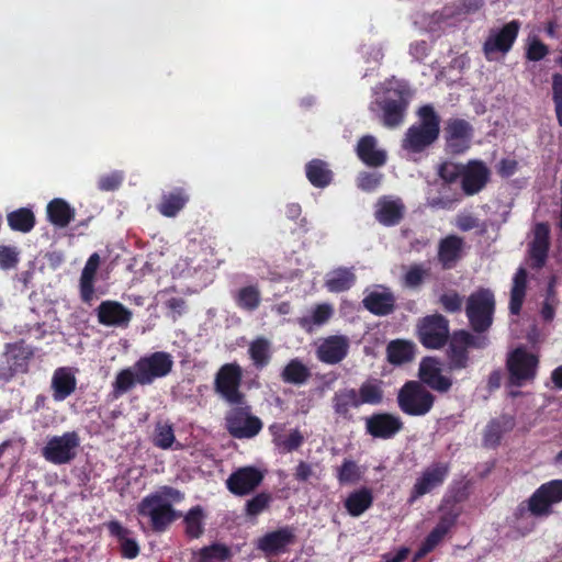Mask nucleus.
Listing matches in <instances>:
<instances>
[{"label": "nucleus", "mask_w": 562, "mask_h": 562, "mask_svg": "<svg viewBox=\"0 0 562 562\" xmlns=\"http://www.w3.org/2000/svg\"><path fill=\"white\" fill-rule=\"evenodd\" d=\"M204 510L202 506L191 507L183 517L184 533L190 539H199L204 533Z\"/></svg>", "instance_id": "nucleus-47"}, {"label": "nucleus", "mask_w": 562, "mask_h": 562, "mask_svg": "<svg viewBox=\"0 0 562 562\" xmlns=\"http://www.w3.org/2000/svg\"><path fill=\"white\" fill-rule=\"evenodd\" d=\"M8 225L12 231L29 233L35 226V216L32 210L20 207L7 215Z\"/></svg>", "instance_id": "nucleus-48"}, {"label": "nucleus", "mask_w": 562, "mask_h": 562, "mask_svg": "<svg viewBox=\"0 0 562 562\" xmlns=\"http://www.w3.org/2000/svg\"><path fill=\"white\" fill-rule=\"evenodd\" d=\"M450 336L449 319L439 313L427 315L417 324V338L426 349L440 350Z\"/></svg>", "instance_id": "nucleus-11"}, {"label": "nucleus", "mask_w": 562, "mask_h": 562, "mask_svg": "<svg viewBox=\"0 0 562 562\" xmlns=\"http://www.w3.org/2000/svg\"><path fill=\"white\" fill-rule=\"evenodd\" d=\"M438 302L447 313L454 314L462 311L463 299L454 290L441 294Z\"/></svg>", "instance_id": "nucleus-58"}, {"label": "nucleus", "mask_w": 562, "mask_h": 562, "mask_svg": "<svg viewBox=\"0 0 562 562\" xmlns=\"http://www.w3.org/2000/svg\"><path fill=\"white\" fill-rule=\"evenodd\" d=\"M305 175L310 183L315 188H326L331 181L334 173L326 161L315 158L305 166Z\"/></svg>", "instance_id": "nucleus-38"}, {"label": "nucleus", "mask_w": 562, "mask_h": 562, "mask_svg": "<svg viewBox=\"0 0 562 562\" xmlns=\"http://www.w3.org/2000/svg\"><path fill=\"white\" fill-rule=\"evenodd\" d=\"M496 300L488 288H479L465 302V315L473 333L483 334L490 330L494 322Z\"/></svg>", "instance_id": "nucleus-4"}, {"label": "nucleus", "mask_w": 562, "mask_h": 562, "mask_svg": "<svg viewBox=\"0 0 562 562\" xmlns=\"http://www.w3.org/2000/svg\"><path fill=\"white\" fill-rule=\"evenodd\" d=\"M356 274L351 269L340 267L327 274L325 286L329 292L340 293L348 291L356 283Z\"/></svg>", "instance_id": "nucleus-40"}, {"label": "nucleus", "mask_w": 562, "mask_h": 562, "mask_svg": "<svg viewBox=\"0 0 562 562\" xmlns=\"http://www.w3.org/2000/svg\"><path fill=\"white\" fill-rule=\"evenodd\" d=\"M176 441L173 425L168 420H158L155 425L153 443L155 447L168 450Z\"/></svg>", "instance_id": "nucleus-49"}, {"label": "nucleus", "mask_w": 562, "mask_h": 562, "mask_svg": "<svg viewBox=\"0 0 562 562\" xmlns=\"http://www.w3.org/2000/svg\"><path fill=\"white\" fill-rule=\"evenodd\" d=\"M543 491L538 487L528 501L529 510L533 516H547L551 513V503L543 495Z\"/></svg>", "instance_id": "nucleus-54"}, {"label": "nucleus", "mask_w": 562, "mask_h": 562, "mask_svg": "<svg viewBox=\"0 0 562 562\" xmlns=\"http://www.w3.org/2000/svg\"><path fill=\"white\" fill-rule=\"evenodd\" d=\"M540 366V358L525 346H518L507 353L505 368L507 386L522 387L535 382Z\"/></svg>", "instance_id": "nucleus-3"}, {"label": "nucleus", "mask_w": 562, "mask_h": 562, "mask_svg": "<svg viewBox=\"0 0 562 562\" xmlns=\"http://www.w3.org/2000/svg\"><path fill=\"white\" fill-rule=\"evenodd\" d=\"M550 249V228L547 223H538L533 229V239L529 245L531 267L541 269L546 266Z\"/></svg>", "instance_id": "nucleus-23"}, {"label": "nucleus", "mask_w": 562, "mask_h": 562, "mask_svg": "<svg viewBox=\"0 0 562 562\" xmlns=\"http://www.w3.org/2000/svg\"><path fill=\"white\" fill-rule=\"evenodd\" d=\"M457 227L461 232H469L480 227V220L470 213H460L456 220Z\"/></svg>", "instance_id": "nucleus-64"}, {"label": "nucleus", "mask_w": 562, "mask_h": 562, "mask_svg": "<svg viewBox=\"0 0 562 562\" xmlns=\"http://www.w3.org/2000/svg\"><path fill=\"white\" fill-rule=\"evenodd\" d=\"M414 345L406 340H392L386 347L387 360L395 366L409 362L414 358Z\"/></svg>", "instance_id": "nucleus-45"}, {"label": "nucleus", "mask_w": 562, "mask_h": 562, "mask_svg": "<svg viewBox=\"0 0 562 562\" xmlns=\"http://www.w3.org/2000/svg\"><path fill=\"white\" fill-rule=\"evenodd\" d=\"M349 350V341L345 336H329L316 350L317 359L327 364H336L346 358Z\"/></svg>", "instance_id": "nucleus-26"}, {"label": "nucleus", "mask_w": 562, "mask_h": 562, "mask_svg": "<svg viewBox=\"0 0 562 562\" xmlns=\"http://www.w3.org/2000/svg\"><path fill=\"white\" fill-rule=\"evenodd\" d=\"M248 355L256 370L265 369L272 359L271 342L262 336L255 338L249 344Z\"/></svg>", "instance_id": "nucleus-39"}, {"label": "nucleus", "mask_w": 562, "mask_h": 562, "mask_svg": "<svg viewBox=\"0 0 562 562\" xmlns=\"http://www.w3.org/2000/svg\"><path fill=\"white\" fill-rule=\"evenodd\" d=\"M123 175L119 171H113L103 175L98 180V189L100 191H114L117 190L123 182Z\"/></svg>", "instance_id": "nucleus-62"}, {"label": "nucleus", "mask_w": 562, "mask_h": 562, "mask_svg": "<svg viewBox=\"0 0 562 562\" xmlns=\"http://www.w3.org/2000/svg\"><path fill=\"white\" fill-rule=\"evenodd\" d=\"M458 514L456 513H446L439 518V521L435 526V528L427 535L425 540L423 541L418 555H425L431 552L446 537V535L451 530V528L457 524Z\"/></svg>", "instance_id": "nucleus-30"}, {"label": "nucleus", "mask_w": 562, "mask_h": 562, "mask_svg": "<svg viewBox=\"0 0 562 562\" xmlns=\"http://www.w3.org/2000/svg\"><path fill=\"white\" fill-rule=\"evenodd\" d=\"M236 305L244 311L254 312L261 303V292L256 284L240 288L234 293Z\"/></svg>", "instance_id": "nucleus-46"}, {"label": "nucleus", "mask_w": 562, "mask_h": 562, "mask_svg": "<svg viewBox=\"0 0 562 562\" xmlns=\"http://www.w3.org/2000/svg\"><path fill=\"white\" fill-rule=\"evenodd\" d=\"M435 402L436 396L419 381H406L396 395L400 411L413 417L426 416L432 409Z\"/></svg>", "instance_id": "nucleus-6"}, {"label": "nucleus", "mask_w": 562, "mask_h": 562, "mask_svg": "<svg viewBox=\"0 0 562 562\" xmlns=\"http://www.w3.org/2000/svg\"><path fill=\"white\" fill-rule=\"evenodd\" d=\"M549 54V47L538 38H533L526 50V58L530 61H539Z\"/></svg>", "instance_id": "nucleus-63"}, {"label": "nucleus", "mask_w": 562, "mask_h": 562, "mask_svg": "<svg viewBox=\"0 0 562 562\" xmlns=\"http://www.w3.org/2000/svg\"><path fill=\"white\" fill-rule=\"evenodd\" d=\"M79 446V434L75 430L66 431L60 436L48 437L41 449V454L52 464H68L77 457Z\"/></svg>", "instance_id": "nucleus-12"}, {"label": "nucleus", "mask_w": 562, "mask_h": 562, "mask_svg": "<svg viewBox=\"0 0 562 562\" xmlns=\"http://www.w3.org/2000/svg\"><path fill=\"white\" fill-rule=\"evenodd\" d=\"M263 481V474L255 467H243L234 471L226 480L227 490L236 496L254 492Z\"/></svg>", "instance_id": "nucleus-19"}, {"label": "nucleus", "mask_w": 562, "mask_h": 562, "mask_svg": "<svg viewBox=\"0 0 562 562\" xmlns=\"http://www.w3.org/2000/svg\"><path fill=\"white\" fill-rule=\"evenodd\" d=\"M358 158L368 167L379 168L386 164L387 154L378 148L376 138L372 135L362 136L356 147Z\"/></svg>", "instance_id": "nucleus-28"}, {"label": "nucleus", "mask_w": 562, "mask_h": 562, "mask_svg": "<svg viewBox=\"0 0 562 562\" xmlns=\"http://www.w3.org/2000/svg\"><path fill=\"white\" fill-rule=\"evenodd\" d=\"M356 395L361 405L379 406L384 401L383 381L375 378L364 380L358 389Z\"/></svg>", "instance_id": "nucleus-34"}, {"label": "nucleus", "mask_w": 562, "mask_h": 562, "mask_svg": "<svg viewBox=\"0 0 562 562\" xmlns=\"http://www.w3.org/2000/svg\"><path fill=\"white\" fill-rule=\"evenodd\" d=\"M465 164H457L451 161H445L438 169L439 177L447 183H454L462 179V172Z\"/></svg>", "instance_id": "nucleus-56"}, {"label": "nucleus", "mask_w": 562, "mask_h": 562, "mask_svg": "<svg viewBox=\"0 0 562 562\" xmlns=\"http://www.w3.org/2000/svg\"><path fill=\"white\" fill-rule=\"evenodd\" d=\"M364 428L374 439L390 440L404 429V422L396 414L375 412L364 418Z\"/></svg>", "instance_id": "nucleus-16"}, {"label": "nucleus", "mask_w": 562, "mask_h": 562, "mask_svg": "<svg viewBox=\"0 0 562 562\" xmlns=\"http://www.w3.org/2000/svg\"><path fill=\"white\" fill-rule=\"evenodd\" d=\"M19 262V251L15 247L0 245V269L15 268Z\"/></svg>", "instance_id": "nucleus-60"}, {"label": "nucleus", "mask_w": 562, "mask_h": 562, "mask_svg": "<svg viewBox=\"0 0 562 562\" xmlns=\"http://www.w3.org/2000/svg\"><path fill=\"white\" fill-rule=\"evenodd\" d=\"M552 101L558 123L562 127V74L552 75Z\"/></svg>", "instance_id": "nucleus-59"}, {"label": "nucleus", "mask_w": 562, "mask_h": 562, "mask_svg": "<svg viewBox=\"0 0 562 562\" xmlns=\"http://www.w3.org/2000/svg\"><path fill=\"white\" fill-rule=\"evenodd\" d=\"M189 201V194L183 188H175L170 192L161 195L157 205L158 212L166 217H175L184 209Z\"/></svg>", "instance_id": "nucleus-33"}, {"label": "nucleus", "mask_w": 562, "mask_h": 562, "mask_svg": "<svg viewBox=\"0 0 562 562\" xmlns=\"http://www.w3.org/2000/svg\"><path fill=\"white\" fill-rule=\"evenodd\" d=\"M35 351L36 348L24 339L5 344L0 361V381L8 383L18 374H26Z\"/></svg>", "instance_id": "nucleus-8"}, {"label": "nucleus", "mask_w": 562, "mask_h": 562, "mask_svg": "<svg viewBox=\"0 0 562 562\" xmlns=\"http://www.w3.org/2000/svg\"><path fill=\"white\" fill-rule=\"evenodd\" d=\"M383 179V175L376 171H362L357 176V187L364 192L375 191Z\"/></svg>", "instance_id": "nucleus-57"}, {"label": "nucleus", "mask_w": 562, "mask_h": 562, "mask_svg": "<svg viewBox=\"0 0 562 562\" xmlns=\"http://www.w3.org/2000/svg\"><path fill=\"white\" fill-rule=\"evenodd\" d=\"M527 289V271L519 268L513 279V286L510 290L509 312L513 315H518L521 311L522 303L526 296Z\"/></svg>", "instance_id": "nucleus-42"}, {"label": "nucleus", "mask_w": 562, "mask_h": 562, "mask_svg": "<svg viewBox=\"0 0 562 562\" xmlns=\"http://www.w3.org/2000/svg\"><path fill=\"white\" fill-rule=\"evenodd\" d=\"M108 529L110 535L117 539L122 558L132 560L139 554V546L135 539L130 538L131 531L127 528L119 521H111Z\"/></svg>", "instance_id": "nucleus-35"}, {"label": "nucleus", "mask_w": 562, "mask_h": 562, "mask_svg": "<svg viewBox=\"0 0 562 562\" xmlns=\"http://www.w3.org/2000/svg\"><path fill=\"white\" fill-rule=\"evenodd\" d=\"M473 132V126L464 119L451 117L447 120L443 127L447 151L452 155L465 153L471 146Z\"/></svg>", "instance_id": "nucleus-15"}, {"label": "nucleus", "mask_w": 562, "mask_h": 562, "mask_svg": "<svg viewBox=\"0 0 562 562\" xmlns=\"http://www.w3.org/2000/svg\"><path fill=\"white\" fill-rule=\"evenodd\" d=\"M225 415V428L236 439H250L262 429L261 419L251 414V407L247 404L232 405Z\"/></svg>", "instance_id": "nucleus-10"}, {"label": "nucleus", "mask_w": 562, "mask_h": 562, "mask_svg": "<svg viewBox=\"0 0 562 562\" xmlns=\"http://www.w3.org/2000/svg\"><path fill=\"white\" fill-rule=\"evenodd\" d=\"M486 337L475 336L467 329L454 330L446 346L447 367L449 371L467 369L470 363V349H483L487 346Z\"/></svg>", "instance_id": "nucleus-5"}, {"label": "nucleus", "mask_w": 562, "mask_h": 562, "mask_svg": "<svg viewBox=\"0 0 562 562\" xmlns=\"http://www.w3.org/2000/svg\"><path fill=\"white\" fill-rule=\"evenodd\" d=\"M450 473V463L437 461L426 467L416 479L409 491L407 503L413 505L417 499L443 485Z\"/></svg>", "instance_id": "nucleus-13"}, {"label": "nucleus", "mask_w": 562, "mask_h": 562, "mask_svg": "<svg viewBox=\"0 0 562 562\" xmlns=\"http://www.w3.org/2000/svg\"><path fill=\"white\" fill-rule=\"evenodd\" d=\"M243 383V368L237 362L225 363L220 367L214 376L215 393L229 405H244L246 394L240 390Z\"/></svg>", "instance_id": "nucleus-9"}, {"label": "nucleus", "mask_w": 562, "mask_h": 562, "mask_svg": "<svg viewBox=\"0 0 562 562\" xmlns=\"http://www.w3.org/2000/svg\"><path fill=\"white\" fill-rule=\"evenodd\" d=\"M288 384L302 385L311 378V370L299 358L291 359L280 374Z\"/></svg>", "instance_id": "nucleus-43"}, {"label": "nucleus", "mask_w": 562, "mask_h": 562, "mask_svg": "<svg viewBox=\"0 0 562 562\" xmlns=\"http://www.w3.org/2000/svg\"><path fill=\"white\" fill-rule=\"evenodd\" d=\"M490 176V169L482 160H469L462 172V192L468 196L477 194L486 187Z\"/></svg>", "instance_id": "nucleus-20"}, {"label": "nucleus", "mask_w": 562, "mask_h": 562, "mask_svg": "<svg viewBox=\"0 0 562 562\" xmlns=\"http://www.w3.org/2000/svg\"><path fill=\"white\" fill-rule=\"evenodd\" d=\"M520 22L513 20L506 23L502 29L492 32L483 44V53L487 60H494L495 53L507 54L519 33Z\"/></svg>", "instance_id": "nucleus-17"}, {"label": "nucleus", "mask_w": 562, "mask_h": 562, "mask_svg": "<svg viewBox=\"0 0 562 562\" xmlns=\"http://www.w3.org/2000/svg\"><path fill=\"white\" fill-rule=\"evenodd\" d=\"M373 499L372 491L362 486L347 496L344 506L350 516L359 517L372 506Z\"/></svg>", "instance_id": "nucleus-36"}, {"label": "nucleus", "mask_w": 562, "mask_h": 562, "mask_svg": "<svg viewBox=\"0 0 562 562\" xmlns=\"http://www.w3.org/2000/svg\"><path fill=\"white\" fill-rule=\"evenodd\" d=\"M380 288L381 291L368 292L362 300V305L375 316H386L395 311L396 299L387 288Z\"/></svg>", "instance_id": "nucleus-27"}, {"label": "nucleus", "mask_w": 562, "mask_h": 562, "mask_svg": "<svg viewBox=\"0 0 562 562\" xmlns=\"http://www.w3.org/2000/svg\"><path fill=\"white\" fill-rule=\"evenodd\" d=\"M361 403L356 395L355 387H342L334 392L330 398V407L335 422L337 424L355 423V411L361 407Z\"/></svg>", "instance_id": "nucleus-18"}, {"label": "nucleus", "mask_w": 562, "mask_h": 562, "mask_svg": "<svg viewBox=\"0 0 562 562\" xmlns=\"http://www.w3.org/2000/svg\"><path fill=\"white\" fill-rule=\"evenodd\" d=\"M542 493L552 504L562 502V480H552L539 486Z\"/></svg>", "instance_id": "nucleus-61"}, {"label": "nucleus", "mask_w": 562, "mask_h": 562, "mask_svg": "<svg viewBox=\"0 0 562 562\" xmlns=\"http://www.w3.org/2000/svg\"><path fill=\"white\" fill-rule=\"evenodd\" d=\"M77 385V380L66 368L57 369L52 379L53 397L60 402L70 396Z\"/></svg>", "instance_id": "nucleus-37"}, {"label": "nucleus", "mask_w": 562, "mask_h": 562, "mask_svg": "<svg viewBox=\"0 0 562 562\" xmlns=\"http://www.w3.org/2000/svg\"><path fill=\"white\" fill-rule=\"evenodd\" d=\"M98 322L104 326L126 328L133 313L117 301L106 300L100 303L95 310Z\"/></svg>", "instance_id": "nucleus-21"}, {"label": "nucleus", "mask_w": 562, "mask_h": 562, "mask_svg": "<svg viewBox=\"0 0 562 562\" xmlns=\"http://www.w3.org/2000/svg\"><path fill=\"white\" fill-rule=\"evenodd\" d=\"M374 104L383 112V125L394 128L403 123L409 103L405 89L397 87L387 89L385 97L376 100Z\"/></svg>", "instance_id": "nucleus-14"}, {"label": "nucleus", "mask_w": 562, "mask_h": 562, "mask_svg": "<svg viewBox=\"0 0 562 562\" xmlns=\"http://www.w3.org/2000/svg\"><path fill=\"white\" fill-rule=\"evenodd\" d=\"M428 274L429 269L424 268L422 263H414L403 277L404 285L411 289L419 288Z\"/></svg>", "instance_id": "nucleus-55"}, {"label": "nucleus", "mask_w": 562, "mask_h": 562, "mask_svg": "<svg viewBox=\"0 0 562 562\" xmlns=\"http://www.w3.org/2000/svg\"><path fill=\"white\" fill-rule=\"evenodd\" d=\"M100 256L93 252L87 260L79 280L80 299L86 304H91L94 299L95 274L100 266Z\"/></svg>", "instance_id": "nucleus-31"}, {"label": "nucleus", "mask_w": 562, "mask_h": 562, "mask_svg": "<svg viewBox=\"0 0 562 562\" xmlns=\"http://www.w3.org/2000/svg\"><path fill=\"white\" fill-rule=\"evenodd\" d=\"M295 540L294 529L286 526L263 535L259 538L257 548L266 555H276L285 552Z\"/></svg>", "instance_id": "nucleus-22"}, {"label": "nucleus", "mask_w": 562, "mask_h": 562, "mask_svg": "<svg viewBox=\"0 0 562 562\" xmlns=\"http://www.w3.org/2000/svg\"><path fill=\"white\" fill-rule=\"evenodd\" d=\"M137 513L148 519L150 529L156 533L165 532L181 516L170 502L153 493L138 503Z\"/></svg>", "instance_id": "nucleus-7"}, {"label": "nucleus", "mask_w": 562, "mask_h": 562, "mask_svg": "<svg viewBox=\"0 0 562 562\" xmlns=\"http://www.w3.org/2000/svg\"><path fill=\"white\" fill-rule=\"evenodd\" d=\"M405 214V205L401 200H392L386 196L379 200L374 213L375 220L384 226L400 224Z\"/></svg>", "instance_id": "nucleus-32"}, {"label": "nucleus", "mask_w": 562, "mask_h": 562, "mask_svg": "<svg viewBox=\"0 0 562 562\" xmlns=\"http://www.w3.org/2000/svg\"><path fill=\"white\" fill-rule=\"evenodd\" d=\"M333 315V308L328 304H318L311 316H304L299 319L302 328L311 330L313 325L321 326L328 322Z\"/></svg>", "instance_id": "nucleus-51"}, {"label": "nucleus", "mask_w": 562, "mask_h": 562, "mask_svg": "<svg viewBox=\"0 0 562 562\" xmlns=\"http://www.w3.org/2000/svg\"><path fill=\"white\" fill-rule=\"evenodd\" d=\"M305 438L299 428L292 429L289 435H283L274 446L280 453H290L297 450L304 443Z\"/></svg>", "instance_id": "nucleus-52"}, {"label": "nucleus", "mask_w": 562, "mask_h": 562, "mask_svg": "<svg viewBox=\"0 0 562 562\" xmlns=\"http://www.w3.org/2000/svg\"><path fill=\"white\" fill-rule=\"evenodd\" d=\"M49 222L58 227H66L75 217V210L63 199H54L47 205Z\"/></svg>", "instance_id": "nucleus-41"}, {"label": "nucleus", "mask_w": 562, "mask_h": 562, "mask_svg": "<svg viewBox=\"0 0 562 562\" xmlns=\"http://www.w3.org/2000/svg\"><path fill=\"white\" fill-rule=\"evenodd\" d=\"M463 238L448 235L438 244L437 259L443 270L453 269L462 257Z\"/></svg>", "instance_id": "nucleus-29"}, {"label": "nucleus", "mask_w": 562, "mask_h": 562, "mask_svg": "<svg viewBox=\"0 0 562 562\" xmlns=\"http://www.w3.org/2000/svg\"><path fill=\"white\" fill-rule=\"evenodd\" d=\"M272 496L268 492H260L248 499L245 505V514L248 517H257L270 507Z\"/></svg>", "instance_id": "nucleus-53"}, {"label": "nucleus", "mask_w": 562, "mask_h": 562, "mask_svg": "<svg viewBox=\"0 0 562 562\" xmlns=\"http://www.w3.org/2000/svg\"><path fill=\"white\" fill-rule=\"evenodd\" d=\"M361 476L360 467L350 459H344L341 465L337 469L336 477L340 485L356 484L361 480Z\"/></svg>", "instance_id": "nucleus-50"}, {"label": "nucleus", "mask_w": 562, "mask_h": 562, "mask_svg": "<svg viewBox=\"0 0 562 562\" xmlns=\"http://www.w3.org/2000/svg\"><path fill=\"white\" fill-rule=\"evenodd\" d=\"M418 122L411 125L402 139V149L412 154H420L430 147L440 134V116L431 104L422 105L417 110Z\"/></svg>", "instance_id": "nucleus-2"}, {"label": "nucleus", "mask_w": 562, "mask_h": 562, "mask_svg": "<svg viewBox=\"0 0 562 562\" xmlns=\"http://www.w3.org/2000/svg\"><path fill=\"white\" fill-rule=\"evenodd\" d=\"M232 557L231 548L220 542L205 546L193 553L194 562H222L231 560Z\"/></svg>", "instance_id": "nucleus-44"}, {"label": "nucleus", "mask_w": 562, "mask_h": 562, "mask_svg": "<svg viewBox=\"0 0 562 562\" xmlns=\"http://www.w3.org/2000/svg\"><path fill=\"white\" fill-rule=\"evenodd\" d=\"M418 376L423 385L439 393H446L452 386V380L442 375L440 368L431 358L424 359L420 362Z\"/></svg>", "instance_id": "nucleus-25"}, {"label": "nucleus", "mask_w": 562, "mask_h": 562, "mask_svg": "<svg viewBox=\"0 0 562 562\" xmlns=\"http://www.w3.org/2000/svg\"><path fill=\"white\" fill-rule=\"evenodd\" d=\"M173 368V359L169 352L155 351L140 357L132 367L120 370L112 384L109 397L121 398L136 385L153 384L157 379L167 376Z\"/></svg>", "instance_id": "nucleus-1"}, {"label": "nucleus", "mask_w": 562, "mask_h": 562, "mask_svg": "<svg viewBox=\"0 0 562 562\" xmlns=\"http://www.w3.org/2000/svg\"><path fill=\"white\" fill-rule=\"evenodd\" d=\"M515 425V417L508 414L492 418L484 428L482 446L487 449H496L501 445L504 435L512 431Z\"/></svg>", "instance_id": "nucleus-24"}]
</instances>
